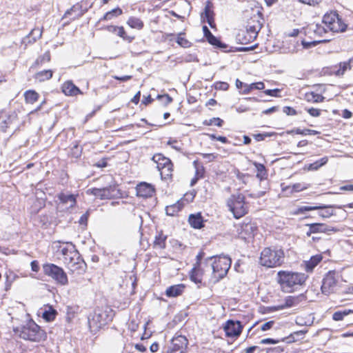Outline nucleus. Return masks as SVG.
<instances>
[{
	"label": "nucleus",
	"instance_id": "nucleus-56",
	"mask_svg": "<svg viewBox=\"0 0 353 353\" xmlns=\"http://www.w3.org/2000/svg\"><path fill=\"white\" fill-rule=\"evenodd\" d=\"M283 112L285 113L287 115L296 114V111L293 108L289 106H285L283 109Z\"/></svg>",
	"mask_w": 353,
	"mask_h": 353
},
{
	"label": "nucleus",
	"instance_id": "nucleus-3",
	"mask_svg": "<svg viewBox=\"0 0 353 353\" xmlns=\"http://www.w3.org/2000/svg\"><path fill=\"white\" fill-rule=\"evenodd\" d=\"M203 263L206 267L211 268L214 282H218L227 274L232 261L226 256H213L205 259Z\"/></svg>",
	"mask_w": 353,
	"mask_h": 353
},
{
	"label": "nucleus",
	"instance_id": "nucleus-64",
	"mask_svg": "<svg viewBox=\"0 0 353 353\" xmlns=\"http://www.w3.org/2000/svg\"><path fill=\"white\" fill-rule=\"evenodd\" d=\"M108 32L117 34L118 26H108L105 28Z\"/></svg>",
	"mask_w": 353,
	"mask_h": 353
},
{
	"label": "nucleus",
	"instance_id": "nucleus-31",
	"mask_svg": "<svg viewBox=\"0 0 353 353\" xmlns=\"http://www.w3.org/2000/svg\"><path fill=\"white\" fill-rule=\"evenodd\" d=\"M172 172L173 164L171 162L169 164H167V166L164 167L163 169L160 170L161 178L163 179H170L172 176Z\"/></svg>",
	"mask_w": 353,
	"mask_h": 353
},
{
	"label": "nucleus",
	"instance_id": "nucleus-12",
	"mask_svg": "<svg viewBox=\"0 0 353 353\" xmlns=\"http://www.w3.org/2000/svg\"><path fill=\"white\" fill-rule=\"evenodd\" d=\"M88 192L93 194L100 199H110L119 196L121 193L115 185H110L103 188H92L88 190Z\"/></svg>",
	"mask_w": 353,
	"mask_h": 353
},
{
	"label": "nucleus",
	"instance_id": "nucleus-42",
	"mask_svg": "<svg viewBox=\"0 0 353 353\" xmlns=\"http://www.w3.org/2000/svg\"><path fill=\"white\" fill-rule=\"evenodd\" d=\"M353 311L351 310H344L342 311H336L332 315L333 320L336 321H341L343 318L348 315L350 313H352Z\"/></svg>",
	"mask_w": 353,
	"mask_h": 353
},
{
	"label": "nucleus",
	"instance_id": "nucleus-4",
	"mask_svg": "<svg viewBox=\"0 0 353 353\" xmlns=\"http://www.w3.org/2000/svg\"><path fill=\"white\" fill-rule=\"evenodd\" d=\"M277 275L279 283L286 292H291L294 286L303 285L307 279L303 273L288 271H279Z\"/></svg>",
	"mask_w": 353,
	"mask_h": 353
},
{
	"label": "nucleus",
	"instance_id": "nucleus-7",
	"mask_svg": "<svg viewBox=\"0 0 353 353\" xmlns=\"http://www.w3.org/2000/svg\"><path fill=\"white\" fill-rule=\"evenodd\" d=\"M245 196L241 193L232 194L227 200V206L235 219H239L248 213V207Z\"/></svg>",
	"mask_w": 353,
	"mask_h": 353
},
{
	"label": "nucleus",
	"instance_id": "nucleus-29",
	"mask_svg": "<svg viewBox=\"0 0 353 353\" xmlns=\"http://www.w3.org/2000/svg\"><path fill=\"white\" fill-rule=\"evenodd\" d=\"M167 236L163 235L162 232H160L156 236L154 241V248L156 249H164L166 245Z\"/></svg>",
	"mask_w": 353,
	"mask_h": 353
},
{
	"label": "nucleus",
	"instance_id": "nucleus-39",
	"mask_svg": "<svg viewBox=\"0 0 353 353\" xmlns=\"http://www.w3.org/2000/svg\"><path fill=\"white\" fill-rule=\"evenodd\" d=\"M328 161V158L327 157H324L321 158V159L310 163L308 165V170H316L321 166L325 165Z\"/></svg>",
	"mask_w": 353,
	"mask_h": 353
},
{
	"label": "nucleus",
	"instance_id": "nucleus-57",
	"mask_svg": "<svg viewBox=\"0 0 353 353\" xmlns=\"http://www.w3.org/2000/svg\"><path fill=\"white\" fill-rule=\"evenodd\" d=\"M274 324V322L273 321H270L268 322H266L261 325V330L262 331L269 330L270 329H271L272 327Z\"/></svg>",
	"mask_w": 353,
	"mask_h": 353
},
{
	"label": "nucleus",
	"instance_id": "nucleus-46",
	"mask_svg": "<svg viewBox=\"0 0 353 353\" xmlns=\"http://www.w3.org/2000/svg\"><path fill=\"white\" fill-rule=\"evenodd\" d=\"M307 330H300L294 332L290 336L288 337L289 342L296 341L299 339V337L303 338V336L307 333Z\"/></svg>",
	"mask_w": 353,
	"mask_h": 353
},
{
	"label": "nucleus",
	"instance_id": "nucleus-14",
	"mask_svg": "<svg viewBox=\"0 0 353 353\" xmlns=\"http://www.w3.org/2000/svg\"><path fill=\"white\" fill-rule=\"evenodd\" d=\"M188 341L185 336L179 335L174 336L166 353H186Z\"/></svg>",
	"mask_w": 353,
	"mask_h": 353
},
{
	"label": "nucleus",
	"instance_id": "nucleus-36",
	"mask_svg": "<svg viewBox=\"0 0 353 353\" xmlns=\"http://www.w3.org/2000/svg\"><path fill=\"white\" fill-rule=\"evenodd\" d=\"M25 100L28 103H34L38 100L39 94L34 90H28L24 93Z\"/></svg>",
	"mask_w": 353,
	"mask_h": 353
},
{
	"label": "nucleus",
	"instance_id": "nucleus-44",
	"mask_svg": "<svg viewBox=\"0 0 353 353\" xmlns=\"http://www.w3.org/2000/svg\"><path fill=\"white\" fill-rule=\"evenodd\" d=\"M288 189H290V192H298L302 190H304L307 189V186L305 184L302 183H295L292 186H288L285 188H283V190H287Z\"/></svg>",
	"mask_w": 353,
	"mask_h": 353
},
{
	"label": "nucleus",
	"instance_id": "nucleus-2",
	"mask_svg": "<svg viewBox=\"0 0 353 353\" xmlns=\"http://www.w3.org/2000/svg\"><path fill=\"white\" fill-rule=\"evenodd\" d=\"M114 311L108 307H97L88 316V327L92 332L96 333L111 321Z\"/></svg>",
	"mask_w": 353,
	"mask_h": 353
},
{
	"label": "nucleus",
	"instance_id": "nucleus-40",
	"mask_svg": "<svg viewBox=\"0 0 353 353\" xmlns=\"http://www.w3.org/2000/svg\"><path fill=\"white\" fill-rule=\"evenodd\" d=\"M127 23L132 28L141 29L143 27V21L137 17H130Z\"/></svg>",
	"mask_w": 353,
	"mask_h": 353
},
{
	"label": "nucleus",
	"instance_id": "nucleus-9",
	"mask_svg": "<svg viewBox=\"0 0 353 353\" xmlns=\"http://www.w3.org/2000/svg\"><path fill=\"white\" fill-rule=\"evenodd\" d=\"M322 22L332 32H343L346 28V25L339 18V14L336 12L325 14L323 16Z\"/></svg>",
	"mask_w": 353,
	"mask_h": 353
},
{
	"label": "nucleus",
	"instance_id": "nucleus-26",
	"mask_svg": "<svg viewBox=\"0 0 353 353\" xmlns=\"http://www.w3.org/2000/svg\"><path fill=\"white\" fill-rule=\"evenodd\" d=\"M183 207L182 202L178 201L176 203L167 206L165 208L166 214L168 216H174Z\"/></svg>",
	"mask_w": 353,
	"mask_h": 353
},
{
	"label": "nucleus",
	"instance_id": "nucleus-63",
	"mask_svg": "<svg viewBox=\"0 0 353 353\" xmlns=\"http://www.w3.org/2000/svg\"><path fill=\"white\" fill-rule=\"evenodd\" d=\"M279 92V90L278 89H274V90H266L264 91V93L270 95V96H276V94Z\"/></svg>",
	"mask_w": 353,
	"mask_h": 353
},
{
	"label": "nucleus",
	"instance_id": "nucleus-27",
	"mask_svg": "<svg viewBox=\"0 0 353 353\" xmlns=\"http://www.w3.org/2000/svg\"><path fill=\"white\" fill-rule=\"evenodd\" d=\"M322 257L320 255L313 256L305 262V269L307 272H312L313 269L320 263Z\"/></svg>",
	"mask_w": 353,
	"mask_h": 353
},
{
	"label": "nucleus",
	"instance_id": "nucleus-48",
	"mask_svg": "<svg viewBox=\"0 0 353 353\" xmlns=\"http://www.w3.org/2000/svg\"><path fill=\"white\" fill-rule=\"evenodd\" d=\"M223 121L220 118H212L209 121H205L204 123L208 125H214L218 127H221L223 125Z\"/></svg>",
	"mask_w": 353,
	"mask_h": 353
},
{
	"label": "nucleus",
	"instance_id": "nucleus-23",
	"mask_svg": "<svg viewBox=\"0 0 353 353\" xmlns=\"http://www.w3.org/2000/svg\"><path fill=\"white\" fill-rule=\"evenodd\" d=\"M152 159L157 163V168L159 171L164 167L167 166V164L172 162L170 159L163 156L161 154H154Z\"/></svg>",
	"mask_w": 353,
	"mask_h": 353
},
{
	"label": "nucleus",
	"instance_id": "nucleus-16",
	"mask_svg": "<svg viewBox=\"0 0 353 353\" xmlns=\"http://www.w3.org/2000/svg\"><path fill=\"white\" fill-rule=\"evenodd\" d=\"M306 225L309 227V230L306 232L307 236H310L312 234L314 233H329L330 232H336L339 231L338 228L329 226L325 223H315Z\"/></svg>",
	"mask_w": 353,
	"mask_h": 353
},
{
	"label": "nucleus",
	"instance_id": "nucleus-41",
	"mask_svg": "<svg viewBox=\"0 0 353 353\" xmlns=\"http://www.w3.org/2000/svg\"><path fill=\"white\" fill-rule=\"evenodd\" d=\"M350 68H351V65H350V63L349 61L341 62L339 65V68L336 70H334L333 72L336 76H341V75H343L347 69H350Z\"/></svg>",
	"mask_w": 353,
	"mask_h": 353
},
{
	"label": "nucleus",
	"instance_id": "nucleus-30",
	"mask_svg": "<svg viewBox=\"0 0 353 353\" xmlns=\"http://www.w3.org/2000/svg\"><path fill=\"white\" fill-rule=\"evenodd\" d=\"M122 10L119 8L112 9V10L107 12L100 21H109L112 19L114 17H117L122 14Z\"/></svg>",
	"mask_w": 353,
	"mask_h": 353
},
{
	"label": "nucleus",
	"instance_id": "nucleus-10",
	"mask_svg": "<svg viewBox=\"0 0 353 353\" xmlns=\"http://www.w3.org/2000/svg\"><path fill=\"white\" fill-rule=\"evenodd\" d=\"M261 28V25L259 23L257 25L249 26L246 31L242 30L237 34L236 39L241 44H247L257 37Z\"/></svg>",
	"mask_w": 353,
	"mask_h": 353
},
{
	"label": "nucleus",
	"instance_id": "nucleus-37",
	"mask_svg": "<svg viewBox=\"0 0 353 353\" xmlns=\"http://www.w3.org/2000/svg\"><path fill=\"white\" fill-rule=\"evenodd\" d=\"M300 302V297L299 296H288L285 299V305L279 306V309L285 307H290L296 305Z\"/></svg>",
	"mask_w": 353,
	"mask_h": 353
},
{
	"label": "nucleus",
	"instance_id": "nucleus-17",
	"mask_svg": "<svg viewBox=\"0 0 353 353\" xmlns=\"http://www.w3.org/2000/svg\"><path fill=\"white\" fill-rule=\"evenodd\" d=\"M243 326L239 321L228 320L224 326L225 334L228 337H237L242 332Z\"/></svg>",
	"mask_w": 353,
	"mask_h": 353
},
{
	"label": "nucleus",
	"instance_id": "nucleus-20",
	"mask_svg": "<svg viewBox=\"0 0 353 353\" xmlns=\"http://www.w3.org/2000/svg\"><path fill=\"white\" fill-rule=\"evenodd\" d=\"M188 222L190 225L195 229H201L204 226L203 218L200 212L190 214Z\"/></svg>",
	"mask_w": 353,
	"mask_h": 353
},
{
	"label": "nucleus",
	"instance_id": "nucleus-24",
	"mask_svg": "<svg viewBox=\"0 0 353 353\" xmlns=\"http://www.w3.org/2000/svg\"><path fill=\"white\" fill-rule=\"evenodd\" d=\"M58 198L62 203L68 205L70 208L76 204V199L72 194L60 193Z\"/></svg>",
	"mask_w": 353,
	"mask_h": 353
},
{
	"label": "nucleus",
	"instance_id": "nucleus-8",
	"mask_svg": "<svg viewBox=\"0 0 353 353\" xmlns=\"http://www.w3.org/2000/svg\"><path fill=\"white\" fill-rule=\"evenodd\" d=\"M45 275L50 277L57 284L66 285L68 284V279L66 272L63 269L55 264L46 263L42 266Z\"/></svg>",
	"mask_w": 353,
	"mask_h": 353
},
{
	"label": "nucleus",
	"instance_id": "nucleus-53",
	"mask_svg": "<svg viewBox=\"0 0 353 353\" xmlns=\"http://www.w3.org/2000/svg\"><path fill=\"white\" fill-rule=\"evenodd\" d=\"M11 123V119L9 117L6 120L2 121L0 125V128L2 132H6L7 128H8L9 125Z\"/></svg>",
	"mask_w": 353,
	"mask_h": 353
},
{
	"label": "nucleus",
	"instance_id": "nucleus-62",
	"mask_svg": "<svg viewBox=\"0 0 353 353\" xmlns=\"http://www.w3.org/2000/svg\"><path fill=\"white\" fill-rule=\"evenodd\" d=\"M117 34L123 39H125V32L122 26H118V30L117 32Z\"/></svg>",
	"mask_w": 353,
	"mask_h": 353
},
{
	"label": "nucleus",
	"instance_id": "nucleus-55",
	"mask_svg": "<svg viewBox=\"0 0 353 353\" xmlns=\"http://www.w3.org/2000/svg\"><path fill=\"white\" fill-rule=\"evenodd\" d=\"M158 98L162 99L163 103L167 105L172 102V99L169 94L158 95Z\"/></svg>",
	"mask_w": 353,
	"mask_h": 353
},
{
	"label": "nucleus",
	"instance_id": "nucleus-58",
	"mask_svg": "<svg viewBox=\"0 0 353 353\" xmlns=\"http://www.w3.org/2000/svg\"><path fill=\"white\" fill-rule=\"evenodd\" d=\"M279 343L278 340H275L274 339L267 338L263 339L261 341V344H276Z\"/></svg>",
	"mask_w": 353,
	"mask_h": 353
},
{
	"label": "nucleus",
	"instance_id": "nucleus-33",
	"mask_svg": "<svg viewBox=\"0 0 353 353\" xmlns=\"http://www.w3.org/2000/svg\"><path fill=\"white\" fill-rule=\"evenodd\" d=\"M86 11H87V8L83 10L82 6L79 3H77V4L74 5L70 10H68L65 12V14H70L72 12H74V13H76V17H81L82 15H83Z\"/></svg>",
	"mask_w": 353,
	"mask_h": 353
},
{
	"label": "nucleus",
	"instance_id": "nucleus-49",
	"mask_svg": "<svg viewBox=\"0 0 353 353\" xmlns=\"http://www.w3.org/2000/svg\"><path fill=\"white\" fill-rule=\"evenodd\" d=\"M296 133L298 134H302V135H307V134L316 135V134H319V132L314 130H310V129H304V130L296 129Z\"/></svg>",
	"mask_w": 353,
	"mask_h": 353
},
{
	"label": "nucleus",
	"instance_id": "nucleus-50",
	"mask_svg": "<svg viewBox=\"0 0 353 353\" xmlns=\"http://www.w3.org/2000/svg\"><path fill=\"white\" fill-rule=\"evenodd\" d=\"M273 134H274V133L265 132V133L256 134H254L253 137L256 141H261L264 140L266 137H270L272 136Z\"/></svg>",
	"mask_w": 353,
	"mask_h": 353
},
{
	"label": "nucleus",
	"instance_id": "nucleus-47",
	"mask_svg": "<svg viewBox=\"0 0 353 353\" xmlns=\"http://www.w3.org/2000/svg\"><path fill=\"white\" fill-rule=\"evenodd\" d=\"M183 33H179L176 39V43L183 48H189L191 43L186 39L181 37Z\"/></svg>",
	"mask_w": 353,
	"mask_h": 353
},
{
	"label": "nucleus",
	"instance_id": "nucleus-21",
	"mask_svg": "<svg viewBox=\"0 0 353 353\" xmlns=\"http://www.w3.org/2000/svg\"><path fill=\"white\" fill-rule=\"evenodd\" d=\"M204 270L201 265H195L190 272V279L195 283H201L204 274Z\"/></svg>",
	"mask_w": 353,
	"mask_h": 353
},
{
	"label": "nucleus",
	"instance_id": "nucleus-52",
	"mask_svg": "<svg viewBox=\"0 0 353 353\" xmlns=\"http://www.w3.org/2000/svg\"><path fill=\"white\" fill-rule=\"evenodd\" d=\"M50 61V54L49 51L46 52L41 57L37 59V63H42L43 62H49Z\"/></svg>",
	"mask_w": 353,
	"mask_h": 353
},
{
	"label": "nucleus",
	"instance_id": "nucleus-5",
	"mask_svg": "<svg viewBox=\"0 0 353 353\" xmlns=\"http://www.w3.org/2000/svg\"><path fill=\"white\" fill-rule=\"evenodd\" d=\"M284 256L282 249L265 248L261 253L259 263L267 268L278 267L283 263Z\"/></svg>",
	"mask_w": 353,
	"mask_h": 353
},
{
	"label": "nucleus",
	"instance_id": "nucleus-54",
	"mask_svg": "<svg viewBox=\"0 0 353 353\" xmlns=\"http://www.w3.org/2000/svg\"><path fill=\"white\" fill-rule=\"evenodd\" d=\"M307 112L314 117H318L321 114V110L314 108L307 109Z\"/></svg>",
	"mask_w": 353,
	"mask_h": 353
},
{
	"label": "nucleus",
	"instance_id": "nucleus-25",
	"mask_svg": "<svg viewBox=\"0 0 353 353\" xmlns=\"http://www.w3.org/2000/svg\"><path fill=\"white\" fill-rule=\"evenodd\" d=\"M253 165H254L256 170V176L260 180L262 181L265 179L268 176V172L265 165L262 163L254 162Z\"/></svg>",
	"mask_w": 353,
	"mask_h": 353
},
{
	"label": "nucleus",
	"instance_id": "nucleus-32",
	"mask_svg": "<svg viewBox=\"0 0 353 353\" xmlns=\"http://www.w3.org/2000/svg\"><path fill=\"white\" fill-rule=\"evenodd\" d=\"M204 14L205 17L207 19V22L209 24V26L211 28L214 27V12L210 9V3L208 2V4L205 7L204 10Z\"/></svg>",
	"mask_w": 353,
	"mask_h": 353
},
{
	"label": "nucleus",
	"instance_id": "nucleus-43",
	"mask_svg": "<svg viewBox=\"0 0 353 353\" xmlns=\"http://www.w3.org/2000/svg\"><path fill=\"white\" fill-rule=\"evenodd\" d=\"M208 41L212 46H216L219 48L225 49L227 48V46L225 43H221L216 37H215L213 34L210 36L207 39Z\"/></svg>",
	"mask_w": 353,
	"mask_h": 353
},
{
	"label": "nucleus",
	"instance_id": "nucleus-51",
	"mask_svg": "<svg viewBox=\"0 0 353 353\" xmlns=\"http://www.w3.org/2000/svg\"><path fill=\"white\" fill-rule=\"evenodd\" d=\"M326 41V39H323V40H321V41H302V45L303 46L304 48L305 49H308V48H310L312 47H314L316 46L319 43H321L322 41Z\"/></svg>",
	"mask_w": 353,
	"mask_h": 353
},
{
	"label": "nucleus",
	"instance_id": "nucleus-59",
	"mask_svg": "<svg viewBox=\"0 0 353 353\" xmlns=\"http://www.w3.org/2000/svg\"><path fill=\"white\" fill-rule=\"evenodd\" d=\"M254 89V85L253 83L251 84H245L244 88L243 89V94H248L252 90Z\"/></svg>",
	"mask_w": 353,
	"mask_h": 353
},
{
	"label": "nucleus",
	"instance_id": "nucleus-61",
	"mask_svg": "<svg viewBox=\"0 0 353 353\" xmlns=\"http://www.w3.org/2000/svg\"><path fill=\"white\" fill-rule=\"evenodd\" d=\"M30 265L33 272H37L39 270V263L37 261H32L30 263Z\"/></svg>",
	"mask_w": 353,
	"mask_h": 353
},
{
	"label": "nucleus",
	"instance_id": "nucleus-45",
	"mask_svg": "<svg viewBox=\"0 0 353 353\" xmlns=\"http://www.w3.org/2000/svg\"><path fill=\"white\" fill-rule=\"evenodd\" d=\"M32 36V41L29 40L28 43H34L38 39H39L42 35V30L40 28H34L30 32V34L28 36V38H30V36Z\"/></svg>",
	"mask_w": 353,
	"mask_h": 353
},
{
	"label": "nucleus",
	"instance_id": "nucleus-28",
	"mask_svg": "<svg viewBox=\"0 0 353 353\" xmlns=\"http://www.w3.org/2000/svg\"><path fill=\"white\" fill-rule=\"evenodd\" d=\"M314 33L319 37H323L329 30V29L326 27L325 24L322 23V24H315L312 26L310 28Z\"/></svg>",
	"mask_w": 353,
	"mask_h": 353
},
{
	"label": "nucleus",
	"instance_id": "nucleus-11",
	"mask_svg": "<svg viewBox=\"0 0 353 353\" xmlns=\"http://www.w3.org/2000/svg\"><path fill=\"white\" fill-rule=\"evenodd\" d=\"M333 208H337L336 205H314V206H301L298 208L294 212V214H303L305 212L316 210H324V211H321L319 212V215L323 218L327 219L334 214L332 210H330ZM338 208H341V207H338Z\"/></svg>",
	"mask_w": 353,
	"mask_h": 353
},
{
	"label": "nucleus",
	"instance_id": "nucleus-22",
	"mask_svg": "<svg viewBox=\"0 0 353 353\" xmlns=\"http://www.w3.org/2000/svg\"><path fill=\"white\" fill-rule=\"evenodd\" d=\"M185 289L183 284L172 285L167 288L165 295L168 297H176L181 295Z\"/></svg>",
	"mask_w": 353,
	"mask_h": 353
},
{
	"label": "nucleus",
	"instance_id": "nucleus-34",
	"mask_svg": "<svg viewBox=\"0 0 353 353\" xmlns=\"http://www.w3.org/2000/svg\"><path fill=\"white\" fill-rule=\"evenodd\" d=\"M53 72L51 70H45L37 72L35 77L37 80L44 81L52 78Z\"/></svg>",
	"mask_w": 353,
	"mask_h": 353
},
{
	"label": "nucleus",
	"instance_id": "nucleus-38",
	"mask_svg": "<svg viewBox=\"0 0 353 353\" xmlns=\"http://www.w3.org/2000/svg\"><path fill=\"white\" fill-rule=\"evenodd\" d=\"M57 314V311L50 306L43 312L42 317L47 321H52L55 319Z\"/></svg>",
	"mask_w": 353,
	"mask_h": 353
},
{
	"label": "nucleus",
	"instance_id": "nucleus-15",
	"mask_svg": "<svg viewBox=\"0 0 353 353\" xmlns=\"http://www.w3.org/2000/svg\"><path fill=\"white\" fill-rule=\"evenodd\" d=\"M257 227L254 223L250 221H243L238 228V233L239 236L243 239L252 238L254 235Z\"/></svg>",
	"mask_w": 353,
	"mask_h": 353
},
{
	"label": "nucleus",
	"instance_id": "nucleus-13",
	"mask_svg": "<svg viewBox=\"0 0 353 353\" xmlns=\"http://www.w3.org/2000/svg\"><path fill=\"white\" fill-rule=\"evenodd\" d=\"M336 273L330 271L323 279L321 291L325 295H329L334 292L337 283Z\"/></svg>",
	"mask_w": 353,
	"mask_h": 353
},
{
	"label": "nucleus",
	"instance_id": "nucleus-18",
	"mask_svg": "<svg viewBox=\"0 0 353 353\" xmlns=\"http://www.w3.org/2000/svg\"><path fill=\"white\" fill-rule=\"evenodd\" d=\"M154 186L146 182H141L136 187L137 196L139 197H151L154 193Z\"/></svg>",
	"mask_w": 353,
	"mask_h": 353
},
{
	"label": "nucleus",
	"instance_id": "nucleus-19",
	"mask_svg": "<svg viewBox=\"0 0 353 353\" xmlns=\"http://www.w3.org/2000/svg\"><path fill=\"white\" fill-rule=\"evenodd\" d=\"M62 92L68 96H76L81 94L80 89L72 81H65L61 87Z\"/></svg>",
	"mask_w": 353,
	"mask_h": 353
},
{
	"label": "nucleus",
	"instance_id": "nucleus-6",
	"mask_svg": "<svg viewBox=\"0 0 353 353\" xmlns=\"http://www.w3.org/2000/svg\"><path fill=\"white\" fill-rule=\"evenodd\" d=\"M19 337L32 341H40L44 338V332L34 321H29L25 325L13 329Z\"/></svg>",
	"mask_w": 353,
	"mask_h": 353
},
{
	"label": "nucleus",
	"instance_id": "nucleus-35",
	"mask_svg": "<svg viewBox=\"0 0 353 353\" xmlns=\"http://www.w3.org/2000/svg\"><path fill=\"white\" fill-rule=\"evenodd\" d=\"M305 99L309 102L319 103L323 101L325 97H323L321 94L311 92L306 93Z\"/></svg>",
	"mask_w": 353,
	"mask_h": 353
},
{
	"label": "nucleus",
	"instance_id": "nucleus-1",
	"mask_svg": "<svg viewBox=\"0 0 353 353\" xmlns=\"http://www.w3.org/2000/svg\"><path fill=\"white\" fill-rule=\"evenodd\" d=\"M60 252L63 256V263L69 270L70 273L81 274L85 272L86 264L72 243L61 247Z\"/></svg>",
	"mask_w": 353,
	"mask_h": 353
},
{
	"label": "nucleus",
	"instance_id": "nucleus-60",
	"mask_svg": "<svg viewBox=\"0 0 353 353\" xmlns=\"http://www.w3.org/2000/svg\"><path fill=\"white\" fill-rule=\"evenodd\" d=\"M88 213L86 212L85 214H83L79 219V223L81 224V225H87V221H88Z\"/></svg>",
	"mask_w": 353,
	"mask_h": 353
}]
</instances>
